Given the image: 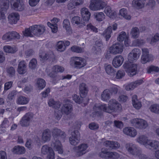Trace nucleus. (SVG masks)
Wrapping results in <instances>:
<instances>
[{"instance_id":"1","label":"nucleus","mask_w":159,"mask_h":159,"mask_svg":"<svg viewBox=\"0 0 159 159\" xmlns=\"http://www.w3.org/2000/svg\"><path fill=\"white\" fill-rule=\"evenodd\" d=\"M45 30V28L43 25H34L25 29L23 33L25 36L33 37L34 35L39 36L42 34Z\"/></svg>"},{"instance_id":"2","label":"nucleus","mask_w":159,"mask_h":159,"mask_svg":"<svg viewBox=\"0 0 159 159\" xmlns=\"http://www.w3.org/2000/svg\"><path fill=\"white\" fill-rule=\"evenodd\" d=\"M102 108L105 109V112L111 113L117 110L120 111L121 106L115 99H111L109 102L108 106L106 104H103L102 106Z\"/></svg>"},{"instance_id":"3","label":"nucleus","mask_w":159,"mask_h":159,"mask_svg":"<svg viewBox=\"0 0 159 159\" xmlns=\"http://www.w3.org/2000/svg\"><path fill=\"white\" fill-rule=\"evenodd\" d=\"M70 64L75 68L80 69L84 66L86 63L84 59L80 57H75L71 58Z\"/></svg>"},{"instance_id":"4","label":"nucleus","mask_w":159,"mask_h":159,"mask_svg":"<svg viewBox=\"0 0 159 159\" xmlns=\"http://www.w3.org/2000/svg\"><path fill=\"white\" fill-rule=\"evenodd\" d=\"M123 67L130 76H133L136 74L137 66L136 64H132V62L127 61L124 64Z\"/></svg>"},{"instance_id":"5","label":"nucleus","mask_w":159,"mask_h":159,"mask_svg":"<svg viewBox=\"0 0 159 159\" xmlns=\"http://www.w3.org/2000/svg\"><path fill=\"white\" fill-rule=\"evenodd\" d=\"M106 5V3L102 0H92L89 7L92 10L95 11L103 8Z\"/></svg>"},{"instance_id":"6","label":"nucleus","mask_w":159,"mask_h":159,"mask_svg":"<svg viewBox=\"0 0 159 159\" xmlns=\"http://www.w3.org/2000/svg\"><path fill=\"white\" fill-rule=\"evenodd\" d=\"M33 113L29 112L26 113L21 118L20 124L23 127H27L30 125L31 121L34 117Z\"/></svg>"},{"instance_id":"7","label":"nucleus","mask_w":159,"mask_h":159,"mask_svg":"<svg viewBox=\"0 0 159 159\" xmlns=\"http://www.w3.org/2000/svg\"><path fill=\"white\" fill-rule=\"evenodd\" d=\"M131 122L136 128L140 129H145L148 125L146 121L141 119H134L131 120Z\"/></svg>"},{"instance_id":"8","label":"nucleus","mask_w":159,"mask_h":159,"mask_svg":"<svg viewBox=\"0 0 159 159\" xmlns=\"http://www.w3.org/2000/svg\"><path fill=\"white\" fill-rule=\"evenodd\" d=\"M80 139L79 132L78 130H75L71 133V136L69 138L70 143L72 145H76L79 143Z\"/></svg>"},{"instance_id":"9","label":"nucleus","mask_w":159,"mask_h":159,"mask_svg":"<svg viewBox=\"0 0 159 159\" xmlns=\"http://www.w3.org/2000/svg\"><path fill=\"white\" fill-rule=\"evenodd\" d=\"M20 36L19 34L15 31L8 32L6 33L2 37L3 40L9 41L12 39H19Z\"/></svg>"},{"instance_id":"10","label":"nucleus","mask_w":159,"mask_h":159,"mask_svg":"<svg viewBox=\"0 0 159 159\" xmlns=\"http://www.w3.org/2000/svg\"><path fill=\"white\" fill-rule=\"evenodd\" d=\"M123 45L117 43L113 44L109 49L110 53L114 54L121 53L123 51Z\"/></svg>"},{"instance_id":"11","label":"nucleus","mask_w":159,"mask_h":159,"mask_svg":"<svg viewBox=\"0 0 159 159\" xmlns=\"http://www.w3.org/2000/svg\"><path fill=\"white\" fill-rule=\"evenodd\" d=\"M41 153L44 155L48 154V159H54V153L53 150L47 145H44L42 147Z\"/></svg>"},{"instance_id":"12","label":"nucleus","mask_w":159,"mask_h":159,"mask_svg":"<svg viewBox=\"0 0 159 159\" xmlns=\"http://www.w3.org/2000/svg\"><path fill=\"white\" fill-rule=\"evenodd\" d=\"M88 146L86 143H83L77 146L75 148L76 155L80 157L86 153Z\"/></svg>"},{"instance_id":"13","label":"nucleus","mask_w":159,"mask_h":159,"mask_svg":"<svg viewBox=\"0 0 159 159\" xmlns=\"http://www.w3.org/2000/svg\"><path fill=\"white\" fill-rule=\"evenodd\" d=\"M14 9L17 11H21L25 8V5L22 0H11Z\"/></svg>"},{"instance_id":"14","label":"nucleus","mask_w":159,"mask_h":159,"mask_svg":"<svg viewBox=\"0 0 159 159\" xmlns=\"http://www.w3.org/2000/svg\"><path fill=\"white\" fill-rule=\"evenodd\" d=\"M69 102V100H66V103L63 105L61 110L63 113L67 115L70 113L73 110L72 105Z\"/></svg>"},{"instance_id":"15","label":"nucleus","mask_w":159,"mask_h":159,"mask_svg":"<svg viewBox=\"0 0 159 159\" xmlns=\"http://www.w3.org/2000/svg\"><path fill=\"white\" fill-rule=\"evenodd\" d=\"M143 54L141 58V62L143 64H145L149 62L151 60V56L149 53L148 50L147 48H143Z\"/></svg>"},{"instance_id":"16","label":"nucleus","mask_w":159,"mask_h":159,"mask_svg":"<svg viewBox=\"0 0 159 159\" xmlns=\"http://www.w3.org/2000/svg\"><path fill=\"white\" fill-rule=\"evenodd\" d=\"M126 148L128 152L133 155H137L139 152L137 146L133 143H129L126 145Z\"/></svg>"},{"instance_id":"17","label":"nucleus","mask_w":159,"mask_h":159,"mask_svg":"<svg viewBox=\"0 0 159 159\" xmlns=\"http://www.w3.org/2000/svg\"><path fill=\"white\" fill-rule=\"evenodd\" d=\"M51 146L54 150L57 151L59 153L61 154L63 153V150L61 144L58 138L54 139L51 143Z\"/></svg>"},{"instance_id":"18","label":"nucleus","mask_w":159,"mask_h":159,"mask_svg":"<svg viewBox=\"0 0 159 159\" xmlns=\"http://www.w3.org/2000/svg\"><path fill=\"white\" fill-rule=\"evenodd\" d=\"M52 135L54 139L60 137L64 139L66 136V134L64 131H62L61 129L57 128H54L52 131Z\"/></svg>"},{"instance_id":"19","label":"nucleus","mask_w":159,"mask_h":159,"mask_svg":"<svg viewBox=\"0 0 159 159\" xmlns=\"http://www.w3.org/2000/svg\"><path fill=\"white\" fill-rule=\"evenodd\" d=\"M20 16L18 13H12L8 16V22L11 24H16L19 19Z\"/></svg>"},{"instance_id":"20","label":"nucleus","mask_w":159,"mask_h":159,"mask_svg":"<svg viewBox=\"0 0 159 159\" xmlns=\"http://www.w3.org/2000/svg\"><path fill=\"white\" fill-rule=\"evenodd\" d=\"M124 133L130 137H134L137 134L136 130L133 127H127L123 129Z\"/></svg>"},{"instance_id":"21","label":"nucleus","mask_w":159,"mask_h":159,"mask_svg":"<svg viewBox=\"0 0 159 159\" xmlns=\"http://www.w3.org/2000/svg\"><path fill=\"white\" fill-rule=\"evenodd\" d=\"M136 141L139 143L145 145L147 147L148 145V142L151 140L148 139V137L144 135H140L136 139Z\"/></svg>"},{"instance_id":"22","label":"nucleus","mask_w":159,"mask_h":159,"mask_svg":"<svg viewBox=\"0 0 159 159\" xmlns=\"http://www.w3.org/2000/svg\"><path fill=\"white\" fill-rule=\"evenodd\" d=\"M104 145L107 147L114 149H116L120 147V144L118 142L108 140L105 141Z\"/></svg>"},{"instance_id":"23","label":"nucleus","mask_w":159,"mask_h":159,"mask_svg":"<svg viewBox=\"0 0 159 159\" xmlns=\"http://www.w3.org/2000/svg\"><path fill=\"white\" fill-rule=\"evenodd\" d=\"M81 16L84 21H88L90 18L91 13L88 9L85 7L82 8L80 10Z\"/></svg>"},{"instance_id":"24","label":"nucleus","mask_w":159,"mask_h":159,"mask_svg":"<svg viewBox=\"0 0 159 159\" xmlns=\"http://www.w3.org/2000/svg\"><path fill=\"white\" fill-rule=\"evenodd\" d=\"M124 61V58L121 56H117L113 59L112 64L116 68L120 66Z\"/></svg>"},{"instance_id":"25","label":"nucleus","mask_w":159,"mask_h":159,"mask_svg":"<svg viewBox=\"0 0 159 159\" xmlns=\"http://www.w3.org/2000/svg\"><path fill=\"white\" fill-rule=\"evenodd\" d=\"M143 82L142 80H136L134 82H132L129 84L127 85L125 87V89L127 90H130L133 89L137 86L141 84Z\"/></svg>"},{"instance_id":"26","label":"nucleus","mask_w":159,"mask_h":159,"mask_svg":"<svg viewBox=\"0 0 159 159\" xmlns=\"http://www.w3.org/2000/svg\"><path fill=\"white\" fill-rule=\"evenodd\" d=\"M9 0H0V11H6L9 6Z\"/></svg>"},{"instance_id":"27","label":"nucleus","mask_w":159,"mask_h":159,"mask_svg":"<svg viewBox=\"0 0 159 159\" xmlns=\"http://www.w3.org/2000/svg\"><path fill=\"white\" fill-rule=\"evenodd\" d=\"M26 63L24 61H20L19 64L18 68V71L20 74H25L26 71Z\"/></svg>"},{"instance_id":"28","label":"nucleus","mask_w":159,"mask_h":159,"mask_svg":"<svg viewBox=\"0 0 159 159\" xmlns=\"http://www.w3.org/2000/svg\"><path fill=\"white\" fill-rule=\"evenodd\" d=\"M50 131L48 129L44 130L42 133V139L44 142H47L50 140L51 137Z\"/></svg>"},{"instance_id":"29","label":"nucleus","mask_w":159,"mask_h":159,"mask_svg":"<svg viewBox=\"0 0 159 159\" xmlns=\"http://www.w3.org/2000/svg\"><path fill=\"white\" fill-rule=\"evenodd\" d=\"M79 89L81 96L84 97L87 95L88 89L85 84L82 83L80 84L79 86Z\"/></svg>"},{"instance_id":"30","label":"nucleus","mask_w":159,"mask_h":159,"mask_svg":"<svg viewBox=\"0 0 159 159\" xmlns=\"http://www.w3.org/2000/svg\"><path fill=\"white\" fill-rule=\"evenodd\" d=\"M102 100L106 101H107L110 98V91L109 89H106L103 91L101 95Z\"/></svg>"},{"instance_id":"31","label":"nucleus","mask_w":159,"mask_h":159,"mask_svg":"<svg viewBox=\"0 0 159 159\" xmlns=\"http://www.w3.org/2000/svg\"><path fill=\"white\" fill-rule=\"evenodd\" d=\"M104 67L107 74L111 75H114L115 71L111 65L105 64Z\"/></svg>"},{"instance_id":"32","label":"nucleus","mask_w":159,"mask_h":159,"mask_svg":"<svg viewBox=\"0 0 159 159\" xmlns=\"http://www.w3.org/2000/svg\"><path fill=\"white\" fill-rule=\"evenodd\" d=\"M25 149L22 146H16L14 147L13 149V152L15 153L21 154H24L25 152Z\"/></svg>"},{"instance_id":"33","label":"nucleus","mask_w":159,"mask_h":159,"mask_svg":"<svg viewBox=\"0 0 159 159\" xmlns=\"http://www.w3.org/2000/svg\"><path fill=\"white\" fill-rule=\"evenodd\" d=\"M145 2L142 0H133L132 5L133 7L138 8H141L144 5Z\"/></svg>"},{"instance_id":"34","label":"nucleus","mask_w":159,"mask_h":159,"mask_svg":"<svg viewBox=\"0 0 159 159\" xmlns=\"http://www.w3.org/2000/svg\"><path fill=\"white\" fill-rule=\"evenodd\" d=\"M112 32V27L111 26H109L104 31L103 34V36L106 39V40L107 41L109 40L111 37V34Z\"/></svg>"},{"instance_id":"35","label":"nucleus","mask_w":159,"mask_h":159,"mask_svg":"<svg viewBox=\"0 0 159 159\" xmlns=\"http://www.w3.org/2000/svg\"><path fill=\"white\" fill-rule=\"evenodd\" d=\"M148 143V145L157 150V152H159V141L151 140L150 141H149Z\"/></svg>"},{"instance_id":"36","label":"nucleus","mask_w":159,"mask_h":159,"mask_svg":"<svg viewBox=\"0 0 159 159\" xmlns=\"http://www.w3.org/2000/svg\"><path fill=\"white\" fill-rule=\"evenodd\" d=\"M110 152L108 151L107 148H102L101 152L99 153V156L102 158L107 159Z\"/></svg>"},{"instance_id":"37","label":"nucleus","mask_w":159,"mask_h":159,"mask_svg":"<svg viewBox=\"0 0 159 159\" xmlns=\"http://www.w3.org/2000/svg\"><path fill=\"white\" fill-rule=\"evenodd\" d=\"M149 110L152 113L159 114V104L156 103L151 105L149 107Z\"/></svg>"},{"instance_id":"38","label":"nucleus","mask_w":159,"mask_h":159,"mask_svg":"<svg viewBox=\"0 0 159 159\" xmlns=\"http://www.w3.org/2000/svg\"><path fill=\"white\" fill-rule=\"evenodd\" d=\"M104 12L107 16L111 18L115 16L116 14L115 12L113 10H111V7L109 6H107L105 8Z\"/></svg>"},{"instance_id":"39","label":"nucleus","mask_w":159,"mask_h":159,"mask_svg":"<svg viewBox=\"0 0 159 159\" xmlns=\"http://www.w3.org/2000/svg\"><path fill=\"white\" fill-rule=\"evenodd\" d=\"M3 49L5 52L9 53H14L17 51L15 47H11L10 46H5L4 47Z\"/></svg>"},{"instance_id":"40","label":"nucleus","mask_w":159,"mask_h":159,"mask_svg":"<svg viewBox=\"0 0 159 159\" xmlns=\"http://www.w3.org/2000/svg\"><path fill=\"white\" fill-rule=\"evenodd\" d=\"M63 26L65 28L67 32L70 33L71 32L70 23L69 20L67 19L64 20L63 22Z\"/></svg>"},{"instance_id":"41","label":"nucleus","mask_w":159,"mask_h":159,"mask_svg":"<svg viewBox=\"0 0 159 159\" xmlns=\"http://www.w3.org/2000/svg\"><path fill=\"white\" fill-rule=\"evenodd\" d=\"M29 101V99L25 97L20 96L17 99V103L19 104H25Z\"/></svg>"},{"instance_id":"42","label":"nucleus","mask_w":159,"mask_h":159,"mask_svg":"<svg viewBox=\"0 0 159 159\" xmlns=\"http://www.w3.org/2000/svg\"><path fill=\"white\" fill-rule=\"evenodd\" d=\"M103 105H102L99 107H96L95 106L93 108L94 111L95 113V114L97 116H100L102 115V111L105 112V109H103L102 108V106Z\"/></svg>"},{"instance_id":"43","label":"nucleus","mask_w":159,"mask_h":159,"mask_svg":"<svg viewBox=\"0 0 159 159\" xmlns=\"http://www.w3.org/2000/svg\"><path fill=\"white\" fill-rule=\"evenodd\" d=\"M139 30L138 28L135 27L131 29L130 34L132 37L134 38H138L139 35Z\"/></svg>"},{"instance_id":"44","label":"nucleus","mask_w":159,"mask_h":159,"mask_svg":"<svg viewBox=\"0 0 159 159\" xmlns=\"http://www.w3.org/2000/svg\"><path fill=\"white\" fill-rule=\"evenodd\" d=\"M37 85L39 89H43L46 86L45 81L42 79H39L37 81Z\"/></svg>"},{"instance_id":"45","label":"nucleus","mask_w":159,"mask_h":159,"mask_svg":"<svg viewBox=\"0 0 159 159\" xmlns=\"http://www.w3.org/2000/svg\"><path fill=\"white\" fill-rule=\"evenodd\" d=\"M70 50L73 52L78 53H81L84 51V48L76 45H74L72 47L70 48Z\"/></svg>"},{"instance_id":"46","label":"nucleus","mask_w":159,"mask_h":159,"mask_svg":"<svg viewBox=\"0 0 159 159\" xmlns=\"http://www.w3.org/2000/svg\"><path fill=\"white\" fill-rule=\"evenodd\" d=\"M7 75L10 77H14L15 75V70L12 66H11L7 68Z\"/></svg>"},{"instance_id":"47","label":"nucleus","mask_w":159,"mask_h":159,"mask_svg":"<svg viewBox=\"0 0 159 159\" xmlns=\"http://www.w3.org/2000/svg\"><path fill=\"white\" fill-rule=\"evenodd\" d=\"M120 14L122 16L126 19L129 20L131 18L130 16L128 15L127 11L125 9L122 8L120 10Z\"/></svg>"},{"instance_id":"48","label":"nucleus","mask_w":159,"mask_h":159,"mask_svg":"<svg viewBox=\"0 0 159 159\" xmlns=\"http://www.w3.org/2000/svg\"><path fill=\"white\" fill-rule=\"evenodd\" d=\"M52 72H55L57 73L58 72H62L64 70L63 67L59 65H55L52 68Z\"/></svg>"},{"instance_id":"49","label":"nucleus","mask_w":159,"mask_h":159,"mask_svg":"<svg viewBox=\"0 0 159 159\" xmlns=\"http://www.w3.org/2000/svg\"><path fill=\"white\" fill-rule=\"evenodd\" d=\"M94 15L97 20L99 21H102L105 18V15L102 12L97 13Z\"/></svg>"},{"instance_id":"50","label":"nucleus","mask_w":159,"mask_h":159,"mask_svg":"<svg viewBox=\"0 0 159 159\" xmlns=\"http://www.w3.org/2000/svg\"><path fill=\"white\" fill-rule=\"evenodd\" d=\"M72 22L73 24H76L79 25L80 24H83L84 25H85L84 23H82V20L80 19V17L78 16H76L73 17L72 19Z\"/></svg>"},{"instance_id":"51","label":"nucleus","mask_w":159,"mask_h":159,"mask_svg":"<svg viewBox=\"0 0 159 159\" xmlns=\"http://www.w3.org/2000/svg\"><path fill=\"white\" fill-rule=\"evenodd\" d=\"M37 64V60L35 58H33L30 60L29 63V66L30 69H34L36 68Z\"/></svg>"},{"instance_id":"52","label":"nucleus","mask_w":159,"mask_h":159,"mask_svg":"<svg viewBox=\"0 0 159 159\" xmlns=\"http://www.w3.org/2000/svg\"><path fill=\"white\" fill-rule=\"evenodd\" d=\"M83 96H79L75 94L73 96V99L76 103H80L83 102L84 99H83Z\"/></svg>"},{"instance_id":"53","label":"nucleus","mask_w":159,"mask_h":159,"mask_svg":"<svg viewBox=\"0 0 159 159\" xmlns=\"http://www.w3.org/2000/svg\"><path fill=\"white\" fill-rule=\"evenodd\" d=\"M17 93V92L15 90H13L9 92L7 96V98L9 101L13 100Z\"/></svg>"},{"instance_id":"54","label":"nucleus","mask_w":159,"mask_h":159,"mask_svg":"<svg viewBox=\"0 0 159 159\" xmlns=\"http://www.w3.org/2000/svg\"><path fill=\"white\" fill-rule=\"evenodd\" d=\"M57 47L58 51L60 52L63 51L65 49L64 42L61 41L58 42L57 44Z\"/></svg>"},{"instance_id":"55","label":"nucleus","mask_w":159,"mask_h":159,"mask_svg":"<svg viewBox=\"0 0 159 159\" xmlns=\"http://www.w3.org/2000/svg\"><path fill=\"white\" fill-rule=\"evenodd\" d=\"M119 157L120 155L117 153L110 152L107 159H117Z\"/></svg>"},{"instance_id":"56","label":"nucleus","mask_w":159,"mask_h":159,"mask_svg":"<svg viewBox=\"0 0 159 159\" xmlns=\"http://www.w3.org/2000/svg\"><path fill=\"white\" fill-rule=\"evenodd\" d=\"M138 58L136 57L135 55L130 52L128 55V59L129 62H132L136 61L138 59Z\"/></svg>"},{"instance_id":"57","label":"nucleus","mask_w":159,"mask_h":159,"mask_svg":"<svg viewBox=\"0 0 159 159\" xmlns=\"http://www.w3.org/2000/svg\"><path fill=\"white\" fill-rule=\"evenodd\" d=\"M159 71V68L157 67L154 66H151L147 69V72L150 73L152 72H158Z\"/></svg>"},{"instance_id":"58","label":"nucleus","mask_w":159,"mask_h":159,"mask_svg":"<svg viewBox=\"0 0 159 159\" xmlns=\"http://www.w3.org/2000/svg\"><path fill=\"white\" fill-rule=\"evenodd\" d=\"M110 93L111 94H116L119 91L120 88L118 86H113L111 87L110 89Z\"/></svg>"},{"instance_id":"59","label":"nucleus","mask_w":159,"mask_h":159,"mask_svg":"<svg viewBox=\"0 0 159 159\" xmlns=\"http://www.w3.org/2000/svg\"><path fill=\"white\" fill-rule=\"evenodd\" d=\"M126 34L125 32H121L117 37V40L120 42H122L124 41L126 38Z\"/></svg>"},{"instance_id":"60","label":"nucleus","mask_w":159,"mask_h":159,"mask_svg":"<svg viewBox=\"0 0 159 159\" xmlns=\"http://www.w3.org/2000/svg\"><path fill=\"white\" fill-rule=\"evenodd\" d=\"M76 6L73 0H70L67 6L68 9L71 10L75 8Z\"/></svg>"},{"instance_id":"61","label":"nucleus","mask_w":159,"mask_h":159,"mask_svg":"<svg viewBox=\"0 0 159 159\" xmlns=\"http://www.w3.org/2000/svg\"><path fill=\"white\" fill-rule=\"evenodd\" d=\"M63 114L61 110H58L57 109H56L55 111V116L57 120H59L61 118Z\"/></svg>"},{"instance_id":"62","label":"nucleus","mask_w":159,"mask_h":159,"mask_svg":"<svg viewBox=\"0 0 159 159\" xmlns=\"http://www.w3.org/2000/svg\"><path fill=\"white\" fill-rule=\"evenodd\" d=\"M86 29L87 30H91L92 31L95 33L98 32V29L91 24H89L87 25Z\"/></svg>"},{"instance_id":"63","label":"nucleus","mask_w":159,"mask_h":159,"mask_svg":"<svg viewBox=\"0 0 159 159\" xmlns=\"http://www.w3.org/2000/svg\"><path fill=\"white\" fill-rule=\"evenodd\" d=\"M125 75V73L123 70H119L116 74V78L117 79H120Z\"/></svg>"},{"instance_id":"64","label":"nucleus","mask_w":159,"mask_h":159,"mask_svg":"<svg viewBox=\"0 0 159 159\" xmlns=\"http://www.w3.org/2000/svg\"><path fill=\"white\" fill-rule=\"evenodd\" d=\"M130 52L133 54L134 55H135L136 57H137L139 58L141 54V51L139 49L135 48L133 49Z\"/></svg>"}]
</instances>
